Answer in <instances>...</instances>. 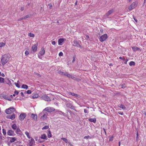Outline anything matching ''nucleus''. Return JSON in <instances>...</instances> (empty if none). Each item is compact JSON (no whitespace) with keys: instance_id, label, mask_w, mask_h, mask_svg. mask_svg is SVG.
Here are the masks:
<instances>
[{"instance_id":"32","label":"nucleus","mask_w":146,"mask_h":146,"mask_svg":"<svg viewBox=\"0 0 146 146\" xmlns=\"http://www.w3.org/2000/svg\"><path fill=\"white\" fill-rule=\"evenodd\" d=\"M28 35L30 37H34V34L31 33H29Z\"/></svg>"},{"instance_id":"40","label":"nucleus","mask_w":146,"mask_h":146,"mask_svg":"<svg viewBox=\"0 0 146 146\" xmlns=\"http://www.w3.org/2000/svg\"><path fill=\"white\" fill-rule=\"evenodd\" d=\"M15 85L18 88H20V86L18 83H15Z\"/></svg>"},{"instance_id":"53","label":"nucleus","mask_w":146,"mask_h":146,"mask_svg":"<svg viewBox=\"0 0 146 146\" xmlns=\"http://www.w3.org/2000/svg\"><path fill=\"white\" fill-rule=\"evenodd\" d=\"M138 132L136 134V140L138 141Z\"/></svg>"},{"instance_id":"31","label":"nucleus","mask_w":146,"mask_h":146,"mask_svg":"<svg viewBox=\"0 0 146 146\" xmlns=\"http://www.w3.org/2000/svg\"><path fill=\"white\" fill-rule=\"evenodd\" d=\"M25 134L27 136L28 138H29V139L30 138V137L29 135V132L27 131H26L25 132Z\"/></svg>"},{"instance_id":"30","label":"nucleus","mask_w":146,"mask_h":146,"mask_svg":"<svg viewBox=\"0 0 146 146\" xmlns=\"http://www.w3.org/2000/svg\"><path fill=\"white\" fill-rule=\"evenodd\" d=\"M4 78L0 77V82L1 83H3L4 82Z\"/></svg>"},{"instance_id":"50","label":"nucleus","mask_w":146,"mask_h":146,"mask_svg":"<svg viewBox=\"0 0 146 146\" xmlns=\"http://www.w3.org/2000/svg\"><path fill=\"white\" fill-rule=\"evenodd\" d=\"M25 19V18H24V17H23L22 18H20V19H18V21H20L21 20H23V19Z\"/></svg>"},{"instance_id":"64","label":"nucleus","mask_w":146,"mask_h":146,"mask_svg":"<svg viewBox=\"0 0 146 146\" xmlns=\"http://www.w3.org/2000/svg\"><path fill=\"white\" fill-rule=\"evenodd\" d=\"M11 117V115H8L7 116V118H9V117Z\"/></svg>"},{"instance_id":"6","label":"nucleus","mask_w":146,"mask_h":146,"mask_svg":"<svg viewBox=\"0 0 146 146\" xmlns=\"http://www.w3.org/2000/svg\"><path fill=\"white\" fill-rule=\"evenodd\" d=\"M108 38V36L107 34H104L101 36L100 38L99 39L101 42H102Z\"/></svg>"},{"instance_id":"38","label":"nucleus","mask_w":146,"mask_h":146,"mask_svg":"<svg viewBox=\"0 0 146 146\" xmlns=\"http://www.w3.org/2000/svg\"><path fill=\"white\" fill-rule=\"evenodd\" d=\"M5 44L3 42L0 43V47H1L2 46H3L5 45Z\"/></svg>"},{"instance_id":"8","label":"nucleus","mask_w":146,"mask_h":146,"mask_svg":"<svg viewBox=\"0 0 146 146\" xmlns=\"http://www.w3.org/2000/svg\"><path fill=\"white\" fill-rule=\"evenodd\" d=\"M41 98L46 101H51V100L49 97L46 95L42 96Z\"/></svg>"},{"instance_id":"4","label":"nucleus","mask_w":146,"mask_h":146,"mask_svg":"<svg viewBox=\"0 0 146 146\" xmlns=\"http://www.w3.org/2000/svg\"><path fill=\"white\" fill-rule=\"evenodd\" d=\"M137 2H133L129 7L128 9L130 11L131 10L137 7Z\"/></svg>"},{"instance_id":"25","label":"nucleus","mask_w":146,"mask_h":146,"mask_svg":"<svg viewBox=\"0 0 146 146\" xmlns=\"http://www.w3.org/2000/svg\"><path fill=\"white\" fill-rule=\"evenodd\" d=\"M22 88H24V89H27L28 88V86L26 85H25V84H23L22 86Z\"/></svg>"},{"instance_id":"35","label":"nucleus","mask_w":146,"mask_h":146,"mask_svg":"<svg viewBox=\"0 0 146 146\" xmlns=\"http://www.w3.org/2000/svg\"><path fill=\"white\" fill-rule=\"evenodd\" d=\"M3 133L4 136L6 135V131L5 129H3Z\"/></svg>"},{"instance_id":"33","label":"nucleus","mask_w":146,"mask_h":146,"mask_svg":"<svg viewBox=\"0 0 146 146\" xmlns=\"http://www.w3.org/2000/svg\"><path fill=\"white\" fill-rule=\"evenodd\" d=\"M38 97V95L36 94L35 95H33L32 97L31 96V98H32L33 99H35V98H36Z\"/></svg>"},{"instance_id":"63","label":"nucleus","mask_w":146,"mask_h":146,"mask_svg":"<svg viewBox=\"0 0 146 146\" xmlns=\"http://www.w3.org/2000/svg\"><path fill=\"white\" fill-rule=\"evenodd\" d=\"M67 73V72H65V73L64 72V75L65 76H66Z\"/></svg>"},{"instance_id":"51","label":"nucleus","mask_w":146,"mask_h":146,"mask_svg":"<svg viewBox=\"0 0 146 146\" xmlns=\"http://www.w3.org/2000/svg\"><path fill=\"white\" fill-rule=\"evenodd\" d=\"M25 54L26 55H27L29 54V52L27 51H26L25 52Z\"/></svg>"},{"instance_id":"62","label":"nucleus","mask_w":146,"mask_h":146,"mask_svg":"<svg viewBox=\"0 0 146 146\" xmlns=\"http://www.w3.org/2000/svg\"><path fill=\"white\" fill-rule=\"evenodd\" d=\"M146 2V0H144L143 5H144Z\"/></svg>"},{"instance_id":"16","label":"nucleus","mask_w":146,"mask_h":146,"mask_svg":"<svg viewBox=\"0 0 146 146\" xmlns=\"http://www.w3.org/2000/svg\"><path fill=\"white\" fill-rule=\"evenodd\" d=\"M9 138L11 139L10 142L11 143L15 142L16 140V138L15 137H9Z\"/></svg>"},{"instance_id":"57","label":"nucleus","mask_w":146,"mask_h":146,"mask_svg":"<svg viewBox=\"0 0 146 146\" xmlns=\"http://www.w3.org/2000/svg\"><path fill=\"white\" fill-rule=\"evenodd\" d=\"M118 113L120 114L121 115H123V112H118Z\"/></svg>"},{"instance_id":"11","label":"nucleus","mask_w":146,"mask_h":146,"mask_svg":"<svg viewBox=\"0 0 146 146\" xmlns=\"http://www.w3.org/2000/svg\"><path fill=\"white\" fill-rule=\"evenodd\" d=\"M7 134L8 135L10 136H14L15 135L14 132L11 130H8L7 132Z\"/></svg>"},{"instance_id":"34","label":"nucleus","mask_w":146,"mask_h":146,"mask_svg":"<svg viewBox=\"0 0 146 146\" xmlns=\"http://www.w3.org/2000/svg\"><path fill=\"white\" fill-rule=\"evenodd\" d=\"M61 139L63 140L66 143H67L68 140L66 138L62 137L61 138Z\"/></svg>"},{"instance_id":"19","label":"nucleus","mask_w":146,"mask_h":146,"mask_svg":"<svg viewBox=\"0 0 146 146\" xmlns=\"http://www.w3.org/2000/svg\"><path fill=\"white\" fill-rule=\"evenodd\" d=\"M88 120L90 122H93L94 123H95L96 122V119L95 118H90L88 119Z\"/></svg>"},{"instance_id":"1","label":"nucleus","mask_w":146,"mask_h":146,"mask_svg":"<svg viewBox=\"0 0 146 146\" xmlns=\"http://www.w3.org/2000/svg\"><path fill=\"white\" fill-rule=\"evenodd\" d=\"M10 55L9 54H5L3 55L1 58V61L3 65H4L9 60Z\"/></svg>"},{"instance_id":"2","label":"nucleus","mask_w":146,"mask_h":146,"mask_svg":"<svg viewBox=\"0 0 146 146\" xmlns=\"http://www.w3.org/2000/svg\"><path fill=\"white\" fill-rule=\"evenodd\" d=\"M48 115V113L45 112L44 110H43L39 114L38 116L40 117V119L45 120L46 119Z\"/></svg>"},{"instance_id":"22","label":"nucleus","mask_w":146,"mask_h":146,"mask_svg":"<svg viewBox=\"0 0 146 146\" xmlns=\"http://www.w3.org/2000/svg\"><path fill=\"white\" fill-rule=\"evenodd\" d=\"M15 114L13 113L12 114V115H11V117H9V119H10L12 120H13L15 118Z\"/></svg>"},{"instance_id":"36","label":"nucleus","mask_w":146,"mask_h":146,"mask_svg":"<svg viewBox=\"0 0 146 146\" xmlns=\"http://www.w3.org/2000/svg\"><path fill=\"white\" fill-rule=\"evenodd\" d=\"M49 128V126H45L42 129V130L43 129H48Z\"/></svg>"},{"instance_id":"9","label":"nucleus","mask_w":146,"mask_h":146,"mask_svg":"<svg viewBox=\"0 0 146 146\" xmlns=\"http://www.w3.org/2000/svg\"><path fill=\"white\" fill-rule=\"evenodd\" d=\"M26 116V114L25 113H22L20 115L19 119L20 120L22 121L24 119Z\"/></svg>"},{"instance_id":"7","label":"nucleus","mask_w":146,"mask_h":146,"mask_svg":"<svg viewBox=\"0 0 146 146\" xmlns=\"http://www.w3.org/2000/svg\"><path fill=\"white\" fill-rule=\"evenodd\" d=\"M43 110H44L45 112L46 111L51 112L55 110V109L52 107H48L46 108Z\"/></svg>"},{"instance_id":"46","label":"nucleus","mask_w":146,"mask_h":146,"mask_svg":"<svg viewBox=\"0 0 146 146\" xmlns=\"http://www.w3.org/2000/svg\"><path fill=\"white\" fill-rule=\"evenodd\" d=\"M59 56H62L63 55V53L62 52H60L59 54Z\"/></svg>"},{"instance_id":"44","label":"nucleus","mask_w":146,"mask_h":146,"mask_svg":"<svg viewBox=\"0 0 146 146\" xmlns=\"http://www.w3.org/2000/svg\"><path fill=\"white\" fill-rule=\"evenodd\" d=\"M70 78L74 80H77V79H76V78L75 77L73 76H71V77Z\"/></svg>"},{"instance_id":"55","label":"nucleus","mask_w":146,"mask_h":146,"mask_svg":"<svg viewBox=\"0 0 146 146\" xmlns=\"http://www.w3.org/2000/svg\"><path fill=\"white\" fill-rule=\"evenodd\" d=\"M29 17V15H27L25 16V17H24L25 19L26 18H28V17Z\"/></svg>"},{"instance_id":"26","label":"nucleus","mask_w":146,"mask_h":146,"mask_svg":"<svg viewBox=\"0 0 146 146\" xmlns=\"http://www.w3.org/2000/svg\"><path fill=\"white\" fill-rule=\"evenodd\" d=\"M47 135H48V137L49 138H50L52 137V134L51 133V132L49 130L48 131V133Z\"/></svg>"},{"instance_id":"24","label":"nucleus","mask_w":146,"mask_h":146,"mask_svg":"<svg viewBox=\"0 0 146 146\" xmlns=\"http://www.w3.org/2000/svg\"><path fill=\"white\" fill-rule=\"evenodd\" d=\"M119 107L120 108H122L123 110H125L126 109L125 107L122 104H121L120 105H118Z\"/></svg>"},{"instance_id":"18","label":"nucleus","mask_w":146,"mask_h":146,"mask_svg":"<svg viewBox=\"0 0 146 146\" xmlns=\"http://www.w3.org/2000/svg\"><path fill=\"white\" fill-rule=\"evenodd\" d=\"M15 133H16L20 134L21 133V131L19 127L17 128L16 129Z\"/></svg>"},{"instance_id":"59","label":"nucleus","mask_w":146,"mask_h":146,"mask_svg":"<svg viewBox=\"0 0 146 146\" xmlns=\"http://www.w3.org/2000/svg\"><path fill=\"white\" fill-rule=\"evenodd\" d=\"M20 94H21V95L23 97L24 96V94H23V92H21Z\"/></svg>"},{"instance_id":"27","label":"nucleus","mask_w":146,"mask_h":146,"mask_svg":"<svg viewBox=\"0 0 146 146\" xmlns=\"http://www.w3.org/2000/svg\"><path fill=\"white\" fill-rule=\"evenodd\" d=\"M4 98L9 101H11V99L7 96H4Z\"/></svg>"},{"instance_id":"52","label":"nucleus","mask_w":146,"mask_h":146,"mask_svg":"<svg viewBox=\"0 0 146 146\" xmlns=\"http://www.w3.org/2000/svg\"><path fill=\"white\" fill-rule=\"evenodd\" d=\"M14 93L16 94L17 95L18 94V93H19V91H18L15 90Z\"/></svg>"},{"instance_id":"14","label":"nucleus","mask_w":146,"mask_h":146,"mask_svg":"<svg viewBox=\"0 0 146 146\" xmlns=\"http://www.w3.org/2000/svg\"><path fill=\"white\" fill-rule=\"evenodd\" d=\"M45 53V50L43 48H42L41 49V50L39 52V54L41 56L43 55Z\"/></svg>"},{"instance_id":"13","label":"nucleus","mask_w":146,"mask_h":146,"mask_svg":"<svg viewBox=\"0 0 146 146\" xmlns=\"http://www.w3.org/2000/svg\"><path fill=\"white\" fill-rule=\"evenodd\" d=\"M37 48V45L36 44L34 45L32 47V50L34 52H35L36 51Z\"/></svg>"},{"instance_id":"23","label":"nucleus","mask_w":146,"mask_h":146,"mask_svg":"<svg viewBox=\"0 0 146 146\" xmlns=\"http://www.w3.org/2000/svg\"><path fill=\"white\" fill-rule=\"evenodd\" d=\"M12 128L14 130H16L17 128V126L16 124H13L11 126Z\"/></svg>"},{"instance_id":"47","label":"nucleus","mask_w":146,"mask_h":146,"mask_svg":"<svg viewBox=\"0 0 146 146\" xmlns=\"http://www.w3.org/2000/svg\"><path fill=\"white\" fill-rule=\"evenodd\" d=\"M72 96H78V95L77 94H75L73 93H72Z\"/></svg>"},{"instance_id":"29","label":"nucleus","mask_w":146,"mask_h":146,"mask_svg":"<svg viewBox=\"0 0 146 146\" xmlns=\"http://www.w3.org/2000/svg\"><path fill=\"white\" fill-rule=\"evenodd\" d=\"M135 62L133 61H131L129 63V65L130 66H134L135 65Z\"/></svg>"},{"instance_id":"41","label":"nucleus","mask_w":146,"mask_h":146,"mask_svg":"<svg viewBox=\"0 0 146 146\" xmlns=\"http://www.w3.org/2000/svg\"><path fill=\"white\" fill-rule=\"evenodd\" d=\"M121 88H124L126 86L125 84H122L121 85Z\"/></svg>"},{"instance_id":"5","label":"nucleus","mask_w":146,"mask_h":146,"mask_svg":"<svg viewBox=\"0 0 146 146\" xmlns=\"http://www.w3.org/2000/svg\"><path fill=\"white\" fill-rule=\"evenodd\" d=\"M114 11L113 9H111L109 10L103 16L104 18H107L109 15H111L112 13Z\"/></svg>"},{"instance_id":"43","label":"nucleus","mask_w":146,"mask_h":146,"mask_svg":"<svg viewBox=\"0 0 146 146\" xmlns=\"http://www.w3.org/2000/svg\"><path fill=\"white\" fill-rule=\"evenodd\" d=\"M0 76H1L2 77H4L5 76V75L4 73H1V72H0Z\"/></svg>"},{"instance_id":"49","label":"nucleus","mask_w":146,"mask_h":146,"mask_svg":"<svg viewBox=\"0 0 146 146\" xmlns=\"http://www.w3.org/2000/svg\"><path fill=\"white\" fill-rule=\"evenodd\" d=\"M119 59L123 60H125V58L124 57H122L120 56L119 57Z\"/></svg>"},{"instance_id":"10","label":"nucleus","mask_w":146,"mask_h":146,"mask_svg":"<svg viewBox=\"0 0 146 146\" xmlns=\"http://www.w3.org/2000/svg\"><path fill=\"white\" fill-rule=\"evenodd\" d=\"M73 43L74 44H73V46H76L77 47H79L80 48H81V46L79 44V42L78 41L76 40H74L73 41Z\"/></svg>"},{"instance_id":"3","label":"nucleus","mask_w":146,"mask_h":146,"mask_svg":"<svg viewBox=\"0 0 146 146\" xmlns=\"http://www.w3.org/2000/svg\"><path fill=\"white\" fill-rule=\"evenodd\" d=\"M15 111H16V110L15 108H10L6 110L5 111L6 113L9 114L12 113Z\"/></svg>"},{"instance_id":"20","label":"nucleus","mask_w":146,"mask_h":146,"mask_svg":"<svg viewBox=\"0 0 146 146\" xmlns=\"http://www.w3.org/2000/svg\"><path fill=\"white\" fill-rule=\"evenodd\" d=\"M132 48L133 49V50L134 51H136L138 50H140V49L139 48L136 47V46H134L133 47H132Z\"/></svg>"},{"instance_id":"17","label":"nucleus","mask_w":146,"mask_h":146,"mask_svg":"<svg viewBox=\"0 0 146 146\" xmlns=\"http://www.w3.org/2000/svg\"><path fill=\"white\" fill-rule=\"evenodd\" d=\"M64 41V40L63 38H60L58 39V44L60 45H61L62 43Z\"/></svg>"},{"instance_id":"61","label":"nucleus","mask_w":146,"mask_h":146,"mask_svg":"<svg viewBox=\"0 0 146 146\" xmlns=\"http://www.w3.org/2000/svg\"><path fill=\"white\" fill-rule=\"evenodd\" d=\"M36 75H37V76H38L39 77H41V76L40 74H39L37 73H35Z\"/></svg>"},{"instance_id":"37","label":"nucleus","mask_w":146,"mask_h":146,"mask_svg":"<svg viewBox=\"0 0 146 146\" xmlns=\"http://www.w3.org/2000/svg\"><path fill=\"white\" fill-rule=\"evenodd\" d=\"M31 90H28L27 92L26 91H25L24 93L25 94V93H27V94H31Z\"/></svg>"},{"instance_id":"42","label":"nucleus","mask_w":146,"mask_h":146,"mask_svg":"<svg viewBox=\"0 0 146 146\" xmlns=\"http://www.w3.org/2000/svg\"><path fill=\"white\" fill-rule=\"evenodd\" d=\"M76 56H74L73 57V59L72 60V62L73 63L74 62L75 60V59H76Z\"/></svg>"},{"instance_id":"21","label":"nucleus","mask_w":146,"mask_h":146,"mask_svg":"<svg viewBox=\"0 0 146 146\" xmlns=\"http://www.w3.org/2000/svg\"><path fill=\"white\" fill-rule=\"evenodd\" d=\"M31 117H32V118L34 120H36L37 119V115L36 114H32Z\"/></svg>"},{"instance_id":"15","label":"nucleus","mask_w":146,"mask_h":146,"mask_svg":"<svg viewBox=\"0 0 146 146\" xmlns=\"http://www.w3.org/2000/svg\"><path fill=\"white\" fill-rule=\"evenodd\" d=\"M35 141L34 139L33 138H32L30 141V142L29 143V145L30 146H32L33 144L35 143Z\"/></svg>"},{"instance_id":"56","label":"nucleus","mask_w":146,"mask_h":146,"mask_svg":"<svg viewBox=\"0 0 146 146\" xmlns=\"http://www.w3.org/2000/svg\"><path fill=\"white\" fill-rule=\"evenodd\" d=\"M24 7H21L20 9V10L21 11H23L24 10Z\"/></svg>"},{"instance_id":"60","label":"nucleus","mask_w":146,"mask_h":146,"mask_svg":"<svg viewBox=\"0 0 146 146\" xmlns=\"http://www.w3.org/2000/svg\"><path fill=\"white\" fill-rule=\"evenodd\" d=\"M3 137H2L1 135H0V139L1 140H2V139H3Z\"/></svg>"},{"instance_id":"54","label":"nucleus","mask_w":146,"mask_h":146,"mask_svg":"<svg viewBox=\"0 0 146 146\" xmlns=\"http://www.w3.org/2000/svg\"><path fill=\"white\" fill-rule=\"evenodd\" d=\"M66 76H67L68 77L70 78L71 77V76L70 75V74L67 73Z\"/></svg>"},{"instance_id":"28","label":"nucleus","mask_w":146,"mask_h":146,"mask_svg":"<svg viewBox=\"0 0 146 146\" xmlns=\"http://www.w3.org/2000/svg\"><path fill=\"white\" fill-rule=\"evenodd\" d=\"M41 139H45L46 138V135L45 134H43L41 135Z\"/></svg>"},{"instance_id":"39","label":"nucleus","mask_w":146,"mask_h":146,"mask_svg":"<svg viewBox=\"0 0 146 146\" xmlns=\"http://www.w3.org/2000/svg\"><path fill=\"white\" fill-rule=\"evenodd\" d=\"M58 72L59 74H60L61 75H64V72H63L61 71H59Z\"/></svg>"},{"instance_id":"12","label":"nucleus","mask_w":146,"mask_h":146,"mask_svg":"<svg viewBox=\"0 0 146 146\" xmlns=\"http://www.w3.org/2000/svg\"><path fill=\"white\" fill-rule=\"evenodd\" d=\"M66 106L71 109H74V107L70 103H67L66 104Z\"/></svg>"},{"instance_id":"58","label":"nucleus","mask_w":146,"mask_h":146,"mask_svg":"<svg viewBox=\"0 0 146 146\" xmlns=\"http://www.w3.org/2000/svg\"><path fill=\"white\" fill-rule=\"evenodd\" d=\"M52 44L53 45H55L56 44V42H55V41H53L52 42Z\"/></svg>"},{"instance_id":"48","label":"nucleus","mask_w":146,"mask_h":146,"mask_svg":"<svg viewBox=\"0 0 146 146\" xmlns=\"http://www.w3.org/2000/svg\"><path fill=\"white\" fill-rule=\"evenodd\" d=\"M84 112L85 113H88V110L86 109H84Z\"/></svg>"},{"instance_id":"45","label":"nucleus","mask_w":146,"mask_h":146,"mask_svg":"<svg viewBox=\"0 0 146 146\" xmlns=\"http://www.w3.org/2000/svg\"><path fill=\"white\" fill-rule=\"evenodd\" d=\"M91 138V137H90V136L89 135H88L87 136H85L84 137V139H85V138L88 139V138Z\"/></svg>"}]
</instances>
